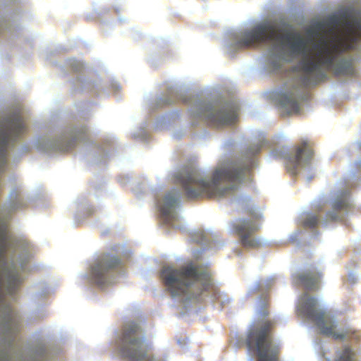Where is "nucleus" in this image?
Wrapping results in <instances>:
<instances>
[{
    "label": "nucleus",
    "instance_id": "1",
    "mask_svg": "<svg viewBox=\"0 0 361 361\" xmlns=\"http://www.w3.org/2000/svg\"><path fill=\"white\" fill-rule=\"evenodd\" d=\"M329 32V38L321 37L307 49L306 41L299 33L283 32L277 25L265 22L243 32L238 44L247 48L257 44H272L287 47L293 54H302L298 67L304 74L300 81L305 87L322 81L326 78L324 71H333L337 76H355L353 60L336 61L344 51L355 49L361 39V18H346L340 29L332 27Z\"/></svg>",
    "mask_w": 361,
    "mask_h": 361
},
{
    "label": "nucleus",
    "instance_id": "2",
    "mask_svg": "<svg viewBox=\"0 0 361 361\" xmlns=\"http://www.w3.org/2000/svg\"><path fill=\"white\" fill-rule=\"evenodd\" d=\"M251 169L250 166H243L239 164H231L223 169H216L212 179L204 178L199 170L190 168L183 170L177 177L185 196L189 200L197 198H217L225 196L234 190V186L221 188L224 183H238L243 180Z\"/></svg>",
    "mask_w": 361,
    "mask_h": 361
},
{
    "label": "nucleus",
    "instance_id": "3",
    "mask_svg": "<svg viewBox=\"0 0 361 361\" xmlns=\"http://www.w3.org/2000/svg\"><path fill=\"white\" fill-rule=\"evenodd\" d=\"M161 278L172 296L197 298L212 286V274L202 265L190 264L179 269L164 267Z\"/></svg>",
    "mask_w": 361,
    "mask_h": 361
},
{
    "label": "nucleus",
    "instance_id": "4",
    "mask_svg": "<svg viewBox=\"0 0 361 361\" xmlns=\"http://www.w3.org/2000/svg\"><path fill=\"white\" fill-rule=\"evenodd\" d=\"M317 299L305 293L299 300L298 312L302 317L314 322L321 334L340 341L359 342L361 340L360 331L353 328L338 329L337 322L327 316L324 310L317 309Z\"/></svg>",
    "mask_w": 361,
    "mask_h": 361
},
{
    "label": "nucleus",
    "instance_id": "5",
    "mask_svg": "<svg viewBox=\"0 0 361 361\" xmlns=\"http://www.w3.org/2000/svg\"><path fill=\"white\" fill-rule=\"evenodd\" d=\"M275 323L271 320L257 322L247 331L245 343L257 361H280L281 346L273 337Z\"/></svg>",
    "mask_w": 361,
    "mask_h": 361
},
{
    "label": "nucleus",
    "instance_id": "6",
    "mask_svg": "<svg viewBox=\"0 0 361 361\" xmlns=\"http://www.w3.org/2000/svg\"><path fill=\"white\" fill-rule=\"evenodd\" d=\"M140 326L133 322L126 323L123 328L120 351L128 361H152L150 347L140 336Z\"/></svg>",
    "mask_w": 361,
    "mask_h": 361
},
{
    "label": "nucleus",
    "instance_id": "7",
    "mask_svg": "<svg viewBox=\"0 0 361 361\" xmlns=\"http://www.w3.org/2000/svg\"><path fill=\"white\" fill-rule=\"evenodd\" d=\"M245 213L249 219H238L231 224L233 233L238 236L241 245L247 248H257L261 245L259 239L253 235L259 230L258 220L260 215L254 208L245 207Z\"/></svg>",
    "mask_w": 361,
    "mask_h": 361
},
{
    "label": "nucleus",
    "instance_id": "8",
    "mask_svg": "<svg viewBox=\"0 0 361 361\" xmlns=\"http://www.w3.org/2000/svg\"><path fill=\"white\" fill-rule=\"evenodd\" d=\"M121 264L118 257L105 253L101 255L92 268V279L99 286L106 285L109 281V274L118 268Z\"/></svg>",
    "mask_w": 361,
    "mask_h": 361
},
{
    "label": "nucleus",
    "instance_id": "9",
    "mask_svg": "<svg viewBox=\"0 0 361 361\" xmlns=\"http://www.w3.org/2000/svg\"><path fill=\"white\" fill-rule=\"evenodd\" d=\"M25 131V124L20 116L12 118L4 131L0 134V171L6 164L7 147L10 139L16 140Z\"/></svg>",
    "mask_w": 361,
    "mask_h": 361
},
{
    "label": "nucleus",
    "instance_id": "10",
    "mask_svg": "<svg viewBox=\"0 0 361 361\" xmlns=\"http://www.w3.org/2000/svg\"><path fill=\"white\" fill-rule=\"evenodd\" d=\"M314 156L312 145L307 140L302 141L295 146L294 152L286 159V167L288 173L293 176L298 173V169L302 164H309Z\"/></svg>",
    "mask_w": 361,
    "mask_h": 361
},
{
    "label": "nucleus",
    "instance_id": "11",
    "mask_svg": "<svg viewBox=\"0 0 361 361\" xmlns=\"http://www.w3.org/2000/svg\"><path fill=\"white\" fill-rule=\"evenodd\" d=\"M203 116L210 126L219 128L234 123L238 114L236 110L229 106L221 109L208 106L204 109Z\"/></svg>",
    "mask_w": 361,
    "mask_h": 361
},
{
    "label": "nucleus",
    "instance_id": "12",
    "mask_svg": "<svg viewBox=\"0 0 361 361\" xmlns=\"http://www.w3.org/2000/svg\"><path fill=\"white\" fill-rule=\"evenodd\" d=\"M179 196L176 190L169 192L163 199L162 202H158L161 218L167 225H171L176 220V214L173 209L176 205Z\"/></svg>",
    "mask_w": 361,
    "mask_h": 361
},
{
    "label": "nucleus",
    "instance_id": "13",
    "mask_svg": "<svg viewBox=\"0 0 361 361\" xmlns=\"http://www.w3.org/2000/svg\"><path fill=\"white\" fill-rule=\"evenodd\" d=\"M322 274L316 269L306 270L293 275L294 283L302 285L305 289L315 290L319 288Z\"/></svg>",
    "mask_w": 361,
    "mask_h": 361
},
{
    "label": "nucleus",
    "instance_id": "14",
    "mask_svg": "<svg viewBox=\"0 0 361 361\" xmlns=\"http://www.w3.org/2000/svg\"><path fill=\"white\" fill-rule=\"evenodd\" d=\"M350 208L349 196L348 194H343L338 197L332 204V211L326 214L328 221H337L343 219L341 211H348Z\"/></svg>",
    "mask_w": 361,
    "mask_h": 361
},
{
    "label": "nucleus",
    "instance_id": "15",
    "mask_svg": "<svg viewBox=\"0 0 361 361\" xmlns=\"http://www.w3.org/2000/svg\"><path fill=\"white\" fill-rule=\"evenodd\" d=\"M296 90L282 92L279 96V102L288 114H298L300 111V104Z\"/></svg>",
    "mask_w": 361,
    "mask_h": 361
},
{
    "label": "nucleus",
    "instance_id": "16",
    "mask_svg": "<svg viewBox=\"0 0 361 361\" xmlns=\"http://www.w3.org/2000/svg\"><path fill=\"white\" fill-rule=\"evenodd\" d=\"M334 361H356V353L349 345L337 350Z\"/></svg>",
    "mask_w": 361,
    "mask_h": 361
},
{
    "label": "nucleus",
    "instance_id": "17",
    "mask_svg": "<svg viewBox=\"0 0 361 361\" xmlns=\"http://www.w3.org/2000/svg\"><path fill=\"white\" fill-rule=\"evenodd\" d=\"M319 222V218L313 214H307L302 220V226L307 228H315Z\"/></svg>",
    "mask_w": 361,
    "mask_h": 361
},
{
    "label": "nucleus",
    "instance_id": "18",
    "mask_svg": "<svg viewBox=\"0 0 361 361\" xmlns=\"http://www.w3.org/2000/svg\"><path fill=\"white\" fill-rule=\"evenodd\" d=\"M6 250V237L4 234H0V251L4 253Z\"/></svg>",
    "mask_w": 361,
    "mask_h": 361
},
{
    "label": "nucleus",
    "instance_id": "19",
    "mask_svg": "<svg viewBox=\"0 0 361 361\" xmlns=\"http://www.w3.org/2000/svg\"><path fill=\"white\" fill-rule=\"evenodd\" d=\"M74 142L75 141H71L68 142V145H67V147L66 148H64L63 150L64 151H68L70 149H71L73 147V144H74Z\"/></svg>",
    "mask_w": 361,
    "mask_h": 361
}]
</instances>
